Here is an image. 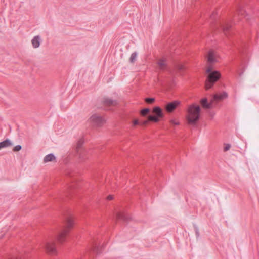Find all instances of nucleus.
I'll return each mask as SVG.
<instances>
[{
	"label": "nucleus",
	"mask_w": 259,
	"mask_h": 259,
	"mask_svg": "<svg viewBox=\"0 0 259 259\" xmlns=\"http://www.w3.org/2000/svg\"><path fill=\"white\" fill-rule=\"evenodd\" d=\"M200 108L194 104L190 105L187 110L186 119L187 123L192 126H195L198 121L200 117Z\"/></svg>",
	"instance_id": "obj_1"
},
{
	"label": "nucleus",
	"mask_w": 259,
	"mask_h": 259,
	"mask_svg": "<svg viewBox=\"0 0 259 259\" xmlns=\"http://www.w3.org/2000/svg\"><path fill=\"white\" fill-rule=\"evenodd\" d=\"M206 72L208 75L205 81V89L208 90L220 79L221 75L220 72L213 70L212 67L211 66L207 67Z\"/></svg>",
	"instance_id": "obj_2"
},
{
	"label": "nucleus",
	"mask_w": 259,
	"mask_h": 259,
	"mask_svg": "<svg viewBox=\"0 0 259 259\" xmlns=\"http://www.w3.org/2000/svg\"><path fill=\"white\" fill-rule=\"evenodd\" d=\"M73 220L71 218L68 217L65 222L64 227L57 235V239L59 243H62L65 241L66 235L70 229L73 227Z\"/></svg>",
	"instance_id": "obj_3"
},
{
	"label": "nucleus",
	"mask_w": 259,
	"mask_h": 259,
	"mask_svg": "<svg viewBox=\"0 0 259 259\" xmlns=\"http://www.w3.org/2000/svg\"><path fill=\"white\" fill-rule=\"evenodd\" d=\"M88 122L96 127H100L105 123L106 120L100 115L95 113L91 116Z\"/></svg>",
	"instance_id": "obj_4"
},
{
	"label": "nucleus",
	"mask_w": 259,
	"mask_h": 259,
	"mask_svg": "<svg viewBox=\"0 0 259 259\" xmlns=\"http://www.w3.org/2000/svg\"><path fill=\"white\" fill-rule=\"evenodd\" d=\"M41 246L45 251L50 255H54L56 253L55 243L53 241H46L41 244Z\"/></svg>",
	"instance_id": "obj_5"
},
{
	"label": "nucleus",
	"mask_w": 259,
	"mask_h": 259,
	"mask_svg": "<svg viewBox=\"0 0 259 259\" xmlns=\"http://www.w3.org/2000/svg\"><path fill=\"white\" fill-rule=\"evenodd\" d=\"M152 112L155 116L149 115L148 117V120L150 121L157 122L159 121V118L163 117V113L161 109L158 106L154 107L153 109Z\"/></svg>",
	"instance_id": "obj_6"
},
{
	"label": "nucleus",
	"mask_w": 259,
	"mask_h": 259,
	"mask_svg": "<svg viewBox=\"0 0 259 259\" xmlns=\"http://www.w3.org/2000/svg\"><path fill=\"white\" fill-rule=\"evenodd\" d=\"M218 55L215 51L210 50L206 56L208 66L212 67V64L218 62Z\"/></svg>",
	"instance_id": "obj_7"
},
{
	"label": "nucleus",
	"mask_w": 259,
	"mask_h": 259,
	"mask_svg": "<svg viewBox=\"0 0 259 259\" xmlns=\"http://www.w3.org/2000/svg\"><path fill=\"white\" fill-rule=\"evenodd\" d=\"M180 104V102L178 101H175L172 102H169L166 105L165 107V110L168 112H172Z\"/></svg>",
	"instance_id": "obj_8"
},
{
	"label": "nucleus",
	"mask_w": 259,
	"mask_h": 259,
	"mask_svg": "<svg viewBox=\"0 0 259 259\" xmlns=\"http://www.w3.org/2000/svg\"><path fill=\"white\" fill-rule=\"evenodd\" d=\"M228 97V94L226 92H223L220 95L215 94L213 96L212 99L213 103L217 102L219 101H221Z\"/></svg>",
	"instance_id": "obj_9"
},
{
	"label": "nucleus",
	"mask_w": 259,
	"mask_h": 259,
	"mask_svg": "<svg viewBox=\"0 0 259 259\" xmlns=\"http://www.w3.org/2000/svg\"><path fill=\"white\" fill-rule=\"evenodd\" d=\"M201 104L204 108L210 109L213 107L214 103L212 98L209 103L207 102V98H203L201 100Z\"/></svg>",
	"instance_id": "obj_10"
},
{
	"label": "nucleus",
	"mask_w": 259,
	"mask_h": 259,
	"mask_svg": "<svg viewBox=\"0 0 259 259\" xmlns=\"http://www.w3.org/2000/svg\"><path fill=\"white\" fill-rule=\"evenodd\" d=\"M41 42V37L39 35L35 36L31 40L32 47L35 49L38 48L40 46Z\"/></svg>",
	"instance_id": "obj_11"
},
{
	"label": "nucleus",
	"mask_w": 259,
	"mask_h": 259,
	"mask_svg": "<svg viewBox=\"0 0 259 259\" xmlns=\"http://www.w3.org/2000/svg\"><path fill=\"white\" fill-rule=\"evenodd\" d=\"M157 63L160 70L165 69L167 66L166 60L165 58L160 59Z\"/></svg>",
	"instance_id": "obj_12"
},
{
	"label": "nucleus",
	"mask_w": 259,
	"mask_h": 259,
	"mask_svg": "<svg viewBox=\"0 0 259 259\" xmlns=\"http://www.w3.org/2000/svg\"><path fill=\"white\" fill-rule=\"evenodd\" d=\"M43 161L44 163H47L48 162H56V158L54 154H49L45 156Z\"/></svg>",
	"instance_id": "obj_13"
},
{
	"label": "nucleus",
	"mask_w": 259,
	"mask_h": 259,
	"mask_svg": "<svg viewBox=\"0 0 259 259\" xmlns=\"http://www.w3.org/2000/svg\"><path fill=\"white\" fill-rule=\"evenodd\" d=\"M103 103L107 106H115L117 104V101L109 98H105L103 100Z\"/></svg>",
	"instance_id": "obj_14"
},
{
	"label": "nucleus",
	"mask_w": 259,
	"mask_h": 259,
	"mask_svg": "<svg viewBox=\"0 0 259 259\" xmlns=\"http://www.w3.org/2000/svg\"><path fill=\"white\" fill-rule=\"evenodd\" d=\"M13 145V143L9 139H6L0 142V150L2 148H7Z\"/></svg>",
	"instance_id": "obj_15"
},
{
	"label": "nucleus",
	"mask_w": 259,
	"mask_h": 259,
	"mask_svg": "<svg viewBox=\"0 0 259 259\" xmlns=\"http://www.w3.org/2000/svg\"><path fill=\"white\" fill-rule=\"evenodd\" d=\"M116 218L117 220H122L124 221H127L128 219L125 214L121 212H118L116 214Z\"/></svg>",
	"instance_id": "obj_16"
},
{
	"label": "nucleus",
	"mask_w": 259,
	"mask_h": 259,
	"mask_svg": "<svg viewBox=\"0 0 259 259\" xmlns=\"http://www.w3.org/2000/svg\"><path fill=\"white\" fill-rule=\"evenodd\" d=\"M137 53L136 52H133L130 58V62L131 63H134L137 59Z\"/></svg>",
	"instance_id": "obj_17"
},
{
	"label": "nucleus",
	"mask_w": 259,
	"mask_h": 259,
	"mask_svg": "<svg viewBox=\"0 0 259 259\" xmlns=\"http://www.w3.org/2000/svg\"><path fill=\"white\" fill-rule=\"evenodd\" d=\"M83 143V140L82 139L79 140L76 144V149L77 152H78L79 149L81 147Z\"/></svg>",
	"instance_id": "obj_18"
},
{
	"label": "nucleus",
	"mask_w": 259,
	"mask_h": 259,
	"mask_svg": "<svg viewBox=\"0 0 259 259\" xmlns=\"http://www.w3.org/2000/svg\"><path fill=\"white\" fill-rule=\"evenodd\" d=\"M231 25L228 23H226L222 26V28L224 34L226 35V31L230 28Z\"/></svg>",
	"instance_id": "obj_19"
},
{
	"label": "nucleus",
	"mask_w": 259,
	"mask_h": 259,
	"mask_svg": "<svg viewBox=\"0 0 259 259\" xmlns=\"http://www.w3.org/2000/svg\"><path fill=\"white\" fill-rule=\"evenodd\" d=\"M236 11L238 15H243L244 12H245L241 6H238Z\"/></svg>",
	"instance_id": "obj_20"
},
{
	"label": "nucleus",
	"mask_w": 259,
	"mask_h": 259,
	"mask_svg": "<svg viewBox=\"0 0 259 259\" xmlns=\"http://www.w3.org/2000/svg\"><path fill=\"white\" fill-rule=\"evenodd\" d=\"M149 111L150 110L148 108H145L141 111L140 113L142 116H145Z\"/></svg>",
	"instance_id": "obj_21"
},
{
	"label": "nucleus",
	"mask_w": 259,
	"mask_h": 259,
	"mask_svg": "<svg viewBox=\"0 0 259 259\" xmlns=\"http://www.w3.org/2000/svg\"><path fill=\"white\" fill-rule=\"evenodd\" d=\"M176 68L179 70L181 71L185 68L184 66L181 64H177L176 65Z\"/></svg>",
	"instance_id": "obj_22"
},
{
	"label": "nucleus",
	"mask_w": 259,
	"mask_h": 259,
	"mask_svg": "<svg viewBox=\"0 0 259 259\" xmlns=\"http://www.w3.org/2000/svg\"><path fill=\"white\" fill-rule=\"evenodd\" d=\"M154 101L155 99L153 98H147L145 99V101L148 104H151L154 102Z\"/></svg>",
	"instance_id": "obj_23"
},
{
	"label": "nucleus",
	"mask_w": 259,
	"mask_h": 259,
	"mask_svg": "<svg viewBox=\"0 0 259 259\" xmlns=\"http://www.w3.org/2000/svg\"><path fill=\"white\" fill-rule=\"evenodd\" d=\"M21 149H22L21 146L20 145H18L13 148V151L14 152H17V151H20Z\"/></svg>",
	"instance_id": "obj_24"
},
{
	"label": "nucleus",
	"mask_w": 259,
	"mask_h": 259,
	"mask_svg": "<svg viewBox=\"0 0 259 259\" xmlns=\"http://www.w3.org/2000/svg\"><path fill=\"white\" fill-rule=\"evenodd\" d=\"M225 145V147L224 148V151H227L228 150H229L231 147V145L230 144H224Z\"/></svg>",
	"instance_id": "obj_25"
},
{
	"label": "nucleus",
	"mask_w": 259,
	"mask_h": 259,
	"mask_svg": "<svg viewBox=\"0 0 259 259\" xmlns=\"http://www.w3.org/2000/svg\"><path fill=\"white\" fill-rule=\"evenodd\" d=\"M170 123L176 125H178L180 124V123L178 121H176L174 119H171L170 120Z\"/></svg>",
	"instance_id": "obj_26"
},
{
	"label": "nucleus",
	"mask_w": 259,
	"mask_h": 259,
	"mask_svg": "<svg viewBox=\"0 0 259 259\" xmlns=\"http://www.w3.org/2000/svg\"><path fill=\"white\" fill-rule=\"evenodd\" d=\"M148 121H149L148 119V120L143 121L141 122L140 124L142 125H146L147 124Z\"/></svg>",
	"instance_id": "obj_27"
},
{
	"label": "nucleus",
	"mask_w": 259,
	"mask_h": 259,
	"mask_svg": "<svg viewBox=\"0 0 259 259\" xmlns=\"http://www.w3.org/2000/svg\"><path fill=\"white\" fill-rule=\"evenodd\" d=\"M139 124V122L138 119H135L133 121V124L136 125Z\"/></svg>",
	"instance_id": "obj_28"
},
{
	"label": "nucleus",
	"mask_w": 259,
	"mask_h": 259,
	"mask_svg": "<svg viewBox=\"0 0 259 259\" xmlns=\"http://www.w3.org/2000/svg\"><path fill=\"white\" fill-rule=\"evenodd\" d=\"M112 199H113V196H112V195H109L107 197V199L109 200H112Z\"/></svg>",
	"instance_id": "obj_29"
},
{
	"label": "nucleus",
	"mask_w": 259,
	"mask_h": 259,
	"mask_svg": "<svg viewBox=\"0 0 259 259\" xmlns=\"http://www.w3.org/2000/svg\"><path fill=\"white\" fill-rule=\"evenodd\" d=\"M196 234H198V229H196Z\"/></svg>",
	"instance_id": "obj_30"
}]
</instances>
